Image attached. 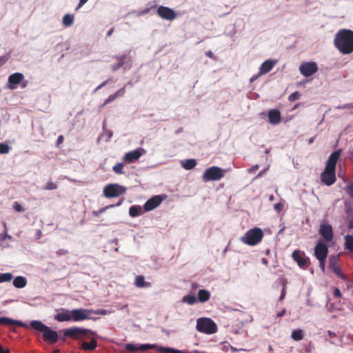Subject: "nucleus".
<instances>
[{
    "mask_svg": "<svg viewBox=\"0 0 353 353\" xmlns=\"http://www.w3.org/2000/svg\"><path fill=\"white\" fill-rule=\"evenodd\" d=\"M57 188V184L52 181L48 182L45 186V189L49 190H55Z\"/></svg>",
    "mask_w": 353,
    "mask_h": 353,
    "instance_id": "41",
    "label": "nucleus"
},
{
    "mask_svg": "<svg viewBox=\"0 0 353 353\" xmlns=\"http://www.w3.org/2000/svg\"><path fill=\"white\" fill-rule=\"evenodd\" d=\"M0 353H10V350L8 349H4L0 344Z\"/></svg>",
    "mask_w": 353,
    "mask_h": 353,
    "instance_id": "55",
    "label": "nucleus"
},
{
    "mask_svg": "<svg viewBox=\"0 0 353 353\" xmlns=\"http://www.w3.org/2000/svg\"><path fill=\"white\" fill-rule=\"evenodd\" d=\"M230 349H231V350H232V352H237V351H246V350H245V349H239V350H238V349H236V347H232V346H231V347H230Z\"/></svg>",
    "mask_w": 353,
    "mask_h": 353,
    "instance_id": "59",
    "label": "nucleus"
},
{
    "mask_svg": "<svg viewBox=\"0 0 353 353\" xmlns=\"http://www.w3.org/2000/svg\"><path fill=\"white\" fill-rule=\"evenodd\" d=\"M27 284V279L21 276H17L13 281V285L17 288H23Z\"/></svg>",
    "mask_w": 353,
    "mask_h": 353,
    "instance_id": "26",
    "label": "nucleus"
},
{
    "mask_svg": "<svg viewBox=\"0 0 353 353\" xmlns=\"http://www.w3.org/2000/svg\"><path fill=\"white\" fill-rule=\"evenodd\" d=\"M125 348L127 352H136L137 351L144 352L148 350L155 349L159 352H170V353H181V351L173 350L170 347H158L154 344H142L137 345L133 343H127L125 345Z\"/></svg>",
    "mask_w": 353,
    "mask_h": 353,
    "instance_id": "4",
    "label": "nucleus"
},
{
    "mask_svg": "<svg viewBox=\"0 0 353 353\" xmlns=\"http://www.w3.org/2000/svg\"><path fill=\"white\" fill-rule=\"evenodd\" d=\"M107 134H108V139H110L112 137V132H110V131H109V132L107 133Z\"/></svg>",
    "mask_w": 353,
    "mask_h": 353,
    "instance_id": "63",
    "label": "nucleus"
},
{
    "mask_svg": "<svg viewBox=\"0 0 353 353\" xmlns=\"http://www.w3.org/2000/svg\"><path fill=\"white\" fill-rule=\"evenodd\" d=\"M205 55L211 59H214V54L212 51L210 50H208V51H206L205 52Z\"/></svg>",
    "mask_w": 353,
    "mask_h": 353,
    "instance_id": "54",
    "label": "nucleus"
},
{
    "mask_svg": "<svg viewBox=\"0 0 353 353\" xmlns=\"http://www.w3.org/2000/svg\"><path fill=\"white\" fill-rule=\"evenodd\" d=\"M134 284L137 288H147L150 286V283L145 281L144 276L141 275L136 276Z\"/></svg>",
    "mask_w": 353,
    "mask_h": 353,
    "instance_id": "24",
    "label": "nucleus"
},
{
    "mask_svg": "<svg viewBox=\"0 0 353 353\" xmlns=\"http://www.w3.org/2000/svg\"><path fill=\"white\" fill-rule=\"evenodd\" d=\"M268 120L272 125H277L281 122V112L277 109H272L268 112Z\"/></svg>",
    "mask_w": 353,
    "mask_h": 353,
    "instance_id": "21",
    "label": "nucleus"
},
{
    "mask_svg": "<svg viewBox=\"0 0 353 353\" xmlns=\"http://www.w3.org/2000/svg\"><path fill=\"white\" fill-rule=\"evenodd\" d=\"M0 325H18L23 327H28V325L22 321L13 320L8 317H0Z\"/></svg>",
    "mask_w": 353,
    "mask_h": 353,
    "instance_id": "22",
    "label": "nucleus"
},
{
    "mask_svg": "<svg viewBox=\"0 0 353 353\" xmlns=\"http://www.w3.org/2000/svg\"><path fill=\"white\" fill-rule=\"evenodd\" d=\"M300 96H301V94L298 91L294 92L292 93L291 94H290V96L288 97V100L290 102L295 101L300 98Z\"/></svg>",
    "mask_w": 353,
    "mask_h": 353,
    "instance_id": "39",
    "label": "nucleus"
},
{
    "mask_svg": "<svg viewBox=\"0 0 353 353\" xmlns=\"http://www.w3.org/2000/svg\"><path fill=\"white\" fill-rule=\"evenodd\" d=\"M149 11H150V8H145V9H144L143 10L139 11L138 14L139 15H143V14L148 13Z\"/></svg>",
    "mask_w": 353,
    "mask_h": 353,
    "instance_id": "53",
    "label": "nucleus"
},
{
    "mask_svg": "<svg viewBox=\"0 0 353 353\" xmlns=\"http://www.w3.org/2000/svg\"><path fill=\"white\" fill-rule=\"evenodd\" d=\"M12 277L11 273H0V283L10 281Z\"/></svg>",
    "mask_w": 353,
    "mask_h": 353,
    "instance_id": "36",
    "label": "nucleus"
},
{
    "mask_svg": "<svg viewBox=\"0 0 353 353\" xmlns=\"http://www.w3.org/2000/svg\"><path fill=\"white\" fill-rule=\"evenodd\" d=\"M126 192V188L119 184H109L105 186L103 194L107 198H113L123 194Z\"/></svg>",
    "mask_w": 353,
    "mask_h": 353,
    "instance_id": "9",
    "label": "nucleus"
},
{
    "mask_svg": "<svg viewBox=\"0 0 353 353\" xmlns=\"http://www.w3.org/2000/svg\"><path fill=\"white\" fill-rule=\"evenodd\" d=\"M65 337H69L74 340L83 339L89 338L88 334L92 336H97V334L90 330L79 327H73L63 330Z\"/></svg>",
    "mask_w": 353,
    "mask_h": 353,
    "instance_id": "5",
    "label": "nucleus"
},
{
    "mask_svg": "<svg viewBox=\"0 0 353 353\" xmlns=\"http://www.w3.org/2000/svg\"><path fill=\"white\" fill-rule=\"evenodd\" d=\"M30 326L31 328L43 334L42 338L43 341L50 344H54L58 341V333L43 324L41 321L37 320L32 321L30 323Z\"/></svg>",
    "mask_w": 353,
    "mask_h": 353,
    "instance_id": "3",
    "label": "nucleus"
},
{
    "mask_svg": "<svg viewBox=\"0 0 353 353\" xmlns=\"http://www.w3.org/2000/svg\"><path fill=\"white\" fill-rule=\"evenodd\" d=\"M328 253L327 246L321 241H319L314 248V256L318 260L326 259Z\"/></svg>",
    "mask_w": 353,
    "mask_h": 353,
    "instance_id": "15",
    "label": "nucleus"
},
{
    "mask_svg": "<svg viewBox=\"0 0 353 353\" xmlns=\"http://www.w3.org/2000/svg\"><path fill=\"white\" fill-rule=\"evenodd\" d=\"M121 203H122V201L118 202L115 205H107V206H105L104 208H102L99 209L98 211H92V214L94 216H99L101 214L105 212L107 209L110 208H114V207H118V206L121 205Z\"/></svg>",
    "mask_w": 353,
    "mask_h": 353,
    "instance_id": "31",
    "label": "nucleus"
},
{
    "mask_svg": "<svg viewBox=\"0 0 353 353\" xmlns=\"http://www.w3.org/2000/svg\"><path fill=\"white\" fill-rule=\"evenodd\" d=\"M62 22L64 26H70L74 22V15L70 14H65L62 19Z\"/></svg>",
    "mask_w": 353,
    "mask_h": 353,
    "instance_id": "33",
    "label": "nucleus"
},
{
    "mask_svg": "<svg viewBox=\"0 0 353 353\" xmlns=\"http://www.w3.org/2000/svg\"><path fill=\"white\" fill-rule=\"evenodd\" d=\"M196 165V161L195 159H187L182 163V166L185 170L193 169Z\"/></svg>",
    "mask_w": 353,
    "mask_h": 353,
    "instance_id": "32",
    "label": "nucleus"
},
{
    "mask_svg": "<svg viewBox=\"0 0 353 353\" xmlns=\"http://www.w3.org/2000/svg\"><path fill=\"white\" fill-rule=\"evenodd\" d=\"M198 300L201 303L208 301L210 298V293L206 290H199L198 292Z\"/></svg>",
    "mask_w": 353,
    "mask_h": 353,
    "instance_id": "25",
    "label": "nucleus"
},
{
    "mask_svg": "<svg viewBox=\"0 0 353 353\" xmlns=\"http://www.w3.org/2000/svg\"><path fill=\"white\" fill-rule=\"evenodd\" d=\"M285 312H286L285 309H283L282 311H281L280 312H279L277 314L276 317H278V318L282 317L283 316H284Z\"/></svg>",
    "mask_w": 353,
    "mask_h": 353,
    "instance_id": "57",
    "label": "nucleus"
},
{
    "mask_svg": "<svg viewBox=\"0 0 353 353\" xmlns=\"http://www.w3.org/2000/svg\"><path fill=\"white\" fill-rule=\"evenodd\" d=\"M117 99L116 96L114 94H111L106 99L105 101H104V103L102 104L101 107H103L105 106V105H107L108 103H111L114 100H115Z\"/></svg>",
    "mask_w": 353,
    "mask_h": 353,
    "instance_id": "42",
    "label": "nucleus"
},
{
    "mask_svg": "<svg viewBox=\"0 0 353 353\" xmlns=\"http://www.w3.org/2000/svg\"><path fill=\"white\" fill-rule=\"evenodd\" d=\"M141 208L139 205H133L129 210V214L132 217H136L141 214Z\"/></svg>",
    "mask_w": 353,
    "mask_h": 353,
    "instance_id": "34",
    "label": "nucleus"
},
{
    "mask_svg": "<svg viewBox=\"0 0 353 353\" xmlns=\"http://www.w3.org/2000/svg\"><path fill=\"white\" fill-rule=\"evenodd\" d=\"M94 314H102V315H105L107 314V311L106 310H98L97 311H96L94 312Z\"/></svg>",
    "mask_w": 353,
    "mask_h": 353,
    "instance_id": "52",
    "label": "nucleus"
},
{
    "mask_svg": "<svg viewBox=\"0 0 353 353\" xmlns=\"http://www.w3.org/2000/svg\"><path fill=\"white\" fill-rule=\"evenodd\" d=\"M339 109H347V108H353V103H347L342 106H339Z\"/></svg>",
    "mask_w": 353,
    "mask_h": 353,
    "instance_id": "51",
    "label": "nucleus"
},
{
    "mask_svg": "<svg viewBox=\"0 0 353 353\" xmlns=\"http://www.w3.org/2000/svg\"><path fill=\"white\" fill-rule=\"evenodd\" d=\"M340 155L341 150H336L330 155L325 170L321 174V181L324 185L330 186L336 182V166Z\"/></svg>",
    "mask_w": 353,
    "mask_h": 353,
    "instance_id": "1",
    "label": "nucleus"
},
{
    "mask_svg": "<svg viewBox=\"0 0 353 353\" xmlns=\"http://www.w3.org/2000/svg\"><path fill=\"white\" fill-rule=\"evenodd\" d=\"M7 238L10 239L12 238V236L6 233L5 234L3 235L1 239L4 240L5 239H7Z\"/></svg>",
    "mask_w": 353,
    "mask_h": 353,
    "instance_id": "61",
    "label": "nucleus"
},
{
    "mask_svg": "<svg viewBox=\"0 0 353 353\" xmlns=\"http://www.w3.org/2000/svg\"><path fill=\"white\" fill-rule=\"evenodd\" d=\"M226 170L217 166H212L207 168L202 176L205 182L210 181H219L224 176Z\"/></svg>",
    "mask_w": 353,
    "mask_h": 353,
    "instance_id": "7",
    "label": "nucleus"
},
{
    "mask_svg": "<svg viewBox=\"0 0 353 353\" xmlns=\"http://www.w3.org/2000/svg\"><path fill=\"white\" fill-rule=\"evenodd\" d=\"M88 0H80L79 5L77 6V9L80 8L83 5H84Z\"/></svg>",
    "mask_w": 353,
    "mask_h": 353,
    "instance_id": "58",
    "label": "nucleus"
},
{
    "mask_svg": "<svg viewBox=\"0 0 353 353\" xmlns=\"http://www.w3.org/2000/svg\"><path fill=\"white\" fill-rule=\"evenodd\" d=\"M108 83V81H103V83H101L100 85H99L96 88L95 90H98L101 89V88H103V86H105V85H106V83Z\"/></svg>",
    "mask_w": 353,
    "mask_h": 353,
    "instance_id": "56",
    "label": "nucleus"
},
{
    "mask_svg": "<svg viewBox=\"0 0 353 353\" xmlns=\"http://www.w3.org/2000/svg\"><path fill=\"white\" fill-rule=\"evenodd\" d=\"M292 256L300 268L305 269L308 267L310 259L308 257L305 256L303 252L294 250L292 254Z\"/></svg>",
    "mask_w": 353,
    "mask_h": 353,
    "instance_id": "11",
    "label": "nucleus"
},
{
    "mask_svg": "<svg viewBox=\"0 0 353 353\" xmlns=\"http://www.w3.org/2000/svg\"><path fill=\"white\" fill-rule=\"evenodd\" d=\"M299 71L304 77H309L318 71V66L315 62H305L300 65Z\"/></svg>",
    "mask_w": 353,
    "mask_h": 353,
    "instance_id": "10",
    "label": "nucleus"
},
{
    "mask_svg": "<svg viewBox=\"0 0 353 353\" xmlns=\"http://www.w3.org/2000/svg\"><path fill=\"white\" fill-rule=\"evenodd\" d=\"M283 207V204H282V203H276V204L274 205V210H276L277 212H280V211H281V210H282Z\"/></svg>",
    "mask_w": 353,
    "mask_h": 353,
    "instance_id": "49",
    "label": "nucleus"
},
{
    "mask_svg": "<svg viewBox=\"0 0 353 353\" xmlns=\"http://www.w3.org/2000/svg\"><path fill=\"white\" fill-rule=\"evenodd\" d=\"M196 329L199 332L211 334L216 332L215 323L210 318H200L196 321Z\"/></svg>",
    "mask_w": 353,
    "mask_h": 353,
    "instance_id": "8",
    "label": "nucleus"
},
{
    "mask_svg": "<svg viewBox=\"0 0 353 353\" xmlns=\"http://www.w3.org/2000/svg\"><path fill=\"white\" fill-rule=\"evenodd\" d=\"M333 295L336 298H341V293L339 288H335L333 290Z\"/></svg>",
    "mask_w": 353,
    "mask_h": 353,
    "instance_id": "47",
    "label": "nucleus"
},
{
    "mask_svg": "<svg viewBox=\"0 0 353 353\" xmlns=\"http://www.w3.org/2000/svg\"><path fill=\"white\" fill-rule=\"evenodd\" d=\"M90 311L85 309H74L70 311L71 320L74 322L82 321L89 318Z\"/></svg>",
    "mask_w": 353,
    "mask_h": 353,
    "instance_id": "12",
    "label": "nucleus"
},
{
    "mask_svg": "<svg viewBox=\"0 0 353 353\" xmlns=\"http://www.w3.org/2000/svg\"><path fill=\"white\" fill-rule=\"evenodd\" d=\"M144 150L143 148H137L134 150L130 151L123 157V160L127 163H132L137 161L142 155Z\"/></svg>",
    "mask_w": 353,
    "mask_h": 353,
    "instance_id": "17",
    "label": "nucleus"
},
{
    "mask_svg": "<svg viewBox=\"0 0 353 353\" xmlns=\"http://www.w3.org/2000/svg\"><path fill=\"white\" fill-rule=\"evenodd\" d=\"M157 14L162 19L169 21L174 20L176 17L175 12L172 8L163 6H160L157 8Z\"/></svg>",
    "mask_w": 353,
    "mask_h": 353,
    "instance_id": "13",
    "label": "nucleus"
},
{
    "mask_svg": "<svg viewBox=\"0 0 353 353\" xmlns=\"http://www.w3.org/2000/svg\"><path fill=\"white\" fill-rule=\"evenodd\" d=\"M259 75H256V76H254L252 77L251 79H250V81L252 82L254 81H255L257 78H258Z\"/></svg>",
    "mask_w": 353,
    "mask_h": 353,
    "instance_id": "64",
    "label": "nucleus"
},
{
    "mask_svg": "<svg viewBox=\"0 0 353 353\" xmlns=\"http://www.w3.org/2000/svg\"><path fill=\"white\" fill-rule=\"evenodd\" d=\"M345 249L353 252V236L347 234L345 236Z\"/></svg>",
    "mask_w": 353,
    "mask_h": 353,
    "instance_id": "29",
    "label": "nucleus"
},
{
    "mask_svg": "<svg viewBox=\"0 0 353 353\" xmlns=\"http://www.w3.org/2000/svg\"><path fill=\"white\" fill-rule=\"evenodd\" d=\"M182 301L189 305H193L196 302V299L194 295H186L183 297Z\"/></svg>",
    "mask_w": 353,
    "mask_h": 353,
    "instance_id": "35",
    "label": "nucleus"
},
{
    "mask_svg": "<svg viewBox=\"0 0 353 353\" xmlns=\"http://www.w3.org/2000/svg\"><path fill=\"white\" fill-rule=\"evenodd\" d=\"M164 197L161 195H156L148 199L143 205L145 212H149L157 208L163 201Z\"/></svg>",
    "mask_w": 353,
    "mask_h": 353,
    "instance_id": "14",
    "label": "nucleus"
},
{
    "mask_svg": "<svg viewBox=\"0 0 353 353\" xmlns=\"http://www.w3.org/2000/svg\"><path fill=\"white\" fill-rule=\"evenodd\" d=\"M127 55L124 54L121 57H117V59L118 60V63L113 64L111 65V68L112 71H116L119 70L120 68L123 66L125 63V60L127 59Z\"/></svg>",
    "mask_w": 353,
    "mask_h": 353,
    "instance_id": "27",
    "label": "nucleus"
},
{
    "mask_svg": "<svg viewBox=\"0 0 353 353\" xmlns=\"http://www.w3.org/2000/svg\"><path fill=\"white\" fill-rule=\"evenodd\" d=\"M125 93V87H123V88H121L120 90H119L118 91H117L114 93V94L117 98H119V97H123Z\"/></svg>",
    "mask_w": 353,
    "mask_h": 353,
    "instance_id": "44",
    "label": "nucleus"
},
{
    "mask_svg": "<svg viewBox=\"0 0 353 353\" xmlns=\"http://www.w3.org/2000/svg\"><path fill=\"white\" fill-rule=\"evenodd\" d=\"M89 338L88 339H90V342L82 341L81 346L83 350L85 351H93L97 347V341L96 339L97 336H92L88 334ZM99 336L97 335V337Z\"/></svg>",
    "mask_w": 353,
    "mask_h": 353,
    "instance_id": "20",
    "label": "nucleus"
},
{
    "mask_svg": "<svg viewBox=\"0 0 353 353\" xmlns=\"http://www.w3.org/2000/svg\"><path fill=\"white\" fill-rule=\"evenodd\" d=\"M319 234L323 236L325 241L330 242L333 239L332 227L328 224H322L320 226Z\"/></svg>",
    "mask_w": 353,
    "mask_h": 353,
    "instance_id": "18",
    "label": "nucleus"
},
{
    "mask_svg": "<svg viewBox=\"0 0 353 353\" xmlns=\"http://www.w3.org/2000/svg\"><path fill=\"white\" fill-rule=\"evenodd\" d=\"M303 330L298 329L292 331L291 337L294 341H299L303 339Z\"/></svg>",
    "mask_w": 353,
    "mask_h": 353,
    "instance_id": "30",
    "label": "nucleus"
},
{
    "mask_svg": "<svg viewBox=\"0 0 353 353\" xmlns=\"http://www.w3.org/2000/svg\"><path fill=\"white\" fill-rule=\"evenodd\" d=\"M261 262H262V263H263V264H264V265H266V266H268V264H269L268 259H265V258H263V259H261Z\"/></svg>",
    "mask_w": 353,
    "mask_h": 353,
    "instance_id": "60",
    "label": "nucleus"
},
{
    "mask_svg": "<svg viewBox=\"0 0 353 353\" xmlns=\"http://www.w3.org/2000/svg\"><path fill=\"white\" fill-rule=\"evenodd\" d=\"M335 47L343 54H349L353 52V31L351 30H340L334 37Z\"/></svg>",
    "mask_w": 353,
    "mask_h": 353,
    "instance_id": "2",
    "label": "nucleus"
},
{
    "mask_svg": "<svg viewBox=\"0 0 353 353\" xmlns=\"http://www.w3.org/2000/svg\"><path fill=\"white\" fill-rule=\"evenodd\" d=\"M64 141V137L63 135H59L57 138L56 145L57 147H59L61 144L63 143Z\"/></svg>",
    "mask_w": 353,
    "mask_h": 353,
    "instance_id": "48",
    "label": "nucleus"
},
{
    "mask_svg": "<svg viewBox=\"0 0 353 353\" xmlns=\"http://www.w3.org/2000/svg\"><path fill=\"white\" fill-rule=\"evenodd\" d=\"M123 167L124 164L123 163H117L113 166L112 170L116 174H121L123 173Z\"/></svg>",
    "mask_w": 353,
    "mask_h": 353,
    "instance_id": "37",
    "label": "nucleus"
},
{
    "mask_svg": "<svg viewBox=\"0 0 353 353\" xmlns=\"http://www.w3.org/2000/svg\"><path fill=\"white\" fill-rule=\"evenodd\" d=\"M55 319L59 321H70L71 320L70 312H61L56 315Z\"/></svg>",
    "mask_w": 353,
    "mask_h": 353,
    "instance_id": "28",
    "label": "nucleus"
},
{
    "mask_svg": "<svg viewBox=\"0 0 353 353\" xmlns=\"http://www.w3.org/2000/svg\"><path fill=\"white\" fill-rule=\"evenodd\" d=\"M319 268H321V270L324 272L325 271V259H321V260H319Z\"/></svg>",
    "mask_w": 353,
    "mask_h": 353,
    "instance_id": "50",
    "label": "nucleus"
},
{
    "mask_svg": "<svg viewBox=\"0 0 353 353\" xmlns=\"http://www.w3.org/2000/svg\"><path fill=\"white\" fill-rule=\"evenodd\" d=\"M263 237V232L259 228L249 230L241 238V241L248 245H255L260 243Z\"/></svg>",
    "mask_w": 353,
    "mask_h": 353,
    "instance_id": "6",
    "label": "nucleus"
},
{
    "mask_svg": "<svg viewBox=\"0 0 353 353\" xmlns=\"http://www.w3.org/2000/svg\"><path fill=\"white\" fill-rule=\"evenodd\" d=\"M330 269L339 277L343 279H345V275L342 273L338 264V258L336 256H332L330 257Z\"/></svg>",
    "mask_w": 353,
    "mask_h": 353,
    "instance_id": "19",
    "label": "nucleus"
},
{
    "mask_svg": "<svg viewBox=\"0 0 353 353\" xmlns=\"http://www.w3.org/2000/svg\"><path fill=\"white\" fill-rule=\"evenodd\" d=\"M114 32V28H111L108 32H107V37H110L112 34Z\"/></svg>",
    "mask_w": 353,
    "mask_h": 353,
    "instance_id": "62",
    "label": "nucleus"
},
{
    "mask_svg": "<svg viewBox=\"0 0 353 353\" xmlns=\"http://www.w3.org/2000/svg\"><path fill=\"white\" fill-rule=\"evenodd\" d=\"M285 288H286V281H283V289H282V291H281V296L279 297V300L280 301H282L285 296Z\"/></svg>",
    "mask_w": 353,
    "mask_h": 353,
    "instance_id": "43",
    "label": "nucleus"
},
{
    "mask_svg": "<svg viewBox=\"0 0 353 353\" xmlns=\"http://www.w3.org/2000/svg\"><path fill=\"white\" fill-rule=\"evenodd\" d=\"M275 63H276V61H272V60H267V61H264L261 64V65L259 68V75L264 74L269 72L273 68Z\"/></svg>",
    "mask_w": 353,
    "mask_h": 353,
    "instance_id": "23",
    "label": "nucleus"
},
{
    "mask_svg": "<svg viewBox=\"0 0 353 353\" xmlns=\"http://www.w3.org/2000/svg\"><path fill=\"white\" fill-rule=\"evenodd\" d=\"M9 59V56L8 55H4V56H1L0 57V68L4 65Z\"/></svg>",
    "mask_w": 353,
    "mask_h": 353,
    "instance_id": "45",
    "label": "nucleus"
},
{
    "mask_svg": "<svg viewBox=\"0 0 353 353\" xmlns=\"http://www.w3.org/2000/svg\"><path fill=\"white\" fill-rule=\"evenodd\" d=\"M10 149L11 148L9 146L8 144L4 143H0V154H8L10 152Z\"/></svg>",
    "mask_w": 353,
    "mask_h": 353,
    "instance_id": "38",
    "label": "nucleus"
},
{
    "mask_svg": "<svg viewBox=\"0 0 353 353\" xmlns=\"http://www.w3.org/2000/svg\"><path fill=\"white\" fill-rule=\"evenodd\" d=\"M24 79V75L20 72H15L9 76L7 86L10 90L17 88V85L19 84Z\"/></svg>",
    "mask_w": 353,
    "mask_h": 353,
    "instance_id": "16",
    "label": "nucleus"
},
{
    "mask_svg": "<svg viewBox=\"0 0 353 353\" xmlns=\"http://www.w3.org/2000/svg\"><path fill=\"white\" fill-rule=\"evenodd\" d=\"M68 253V251L65 249H59L56 252V254L58 256L66 255Z\"/></svg>",
    "mask_w": 353,
    "mask_h": 353,
    "instance_id": "46",
    "label": "nucleus"
},
{
    "mask_svg": "<svg viewBox=\"0 0 353 353\" xmlns=\"http://www.w3.org/2000/svg\"><path fill=\"white\" fill-rule=\"evenodd\" d=\"M12 207L16 212H23L25 211V208L17 201L14 202Z\"/></svg>",
    "mask_w": 353,
    "mask_h": 353,
    "instance_id": "40",
    "label": "nucleus"
}]
</instances>
